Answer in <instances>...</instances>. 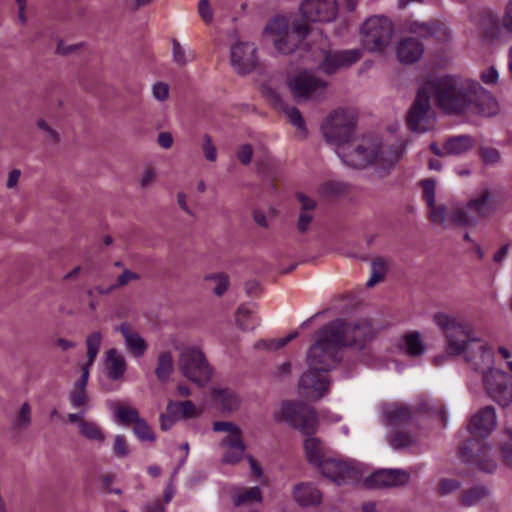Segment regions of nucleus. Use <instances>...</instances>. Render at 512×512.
I'll return each instance as SVG.
<instances>
[{
    "mask_svg": "<svg viewBox=\"0 0 512 512\" xmlns=\"http://www.w3.org/2000/svg\"><path fill=\"white\" fill-rule=\"evenodd\" d=\"M338 341L339 331L335 325L327 323L320 329L317 340L307 352L308 370L300 377V388L315 391L318 398L328 391L330 383L326 374L342 359V347Z\"/></svg>",
    "mask_w": 512,
    "mask_h": 512,
    "instance_id": "nucleus-1",
    "label": "nucleus"
},
{
    "mask_svg": "<svg viewBox=\"0 0 512 512\" xmlns=\"http://www.w3.org/2000/svg\"><path fill=\"white\" fill-rule=\"evenodd\" d=\"M435 324L447 340L446 351L450 356L463 354L465 361L474 371L482 374L492 368L494 354L480 339L470 338L465 328L445 313L434 315Z\"/></svg>",
    "mask_w": 512,
    "mask_h": 512,
    "instance_id": "nucleus-2",
    "label": "nucleus"
},
{
    "mask_svg": "<svg viewBox=\"0 0 512 512\" xmlns=\"http://www.w3.org/2000/svg\"><path fill=\"white\" fill-rule=\"evenodd\" d=\"M281 413L288 424L309 436L304 441V450L309 464L319 468L328 458L323 442L313 435L319 425L317 411L304 402H284Z\"/></svg>",
    "mask_w": 512,
    "mask_h": 512,
    "instance_id": "nucleus-3",
    "label": "nucleus"
},
{
    "mask_svg": "<svg viewBox=\"0 0 512 512\" xmlns=\"http://www.w3.org/2000/svg\"><path fill=\"white\" fill-rule=\"evenodd\" d=\"M476 80L457 75H446L429 83L430 94L435 96L438 107L447 115H463L471 106V94Z\"/></svg>",
    "mask_w": 512,
    "mask_h": 512,
    "instance_id": "nucleus-4",
    "label": "nucleus"
},
{
    "mask_svg": "<svg viewBox=\"0 0 512 512\" xmlns=\"http://www.w3.org/2000/svg\"><path fill=\"white\" fill-rule=\"evenodd\" d=\"M358 122L357 112L352 108H337L329 113L321 125L327 143L336 146L351 141Z\"/></svg>",
    "mask_w": 512,
    "mask_h": 512,
    "instance_id": "nucleus-5",
    "label": "nucleus"
},
{
    "mask_svg": "<svg viewBox=\"0 0 512 512\" xmlns=\"http://www.w3.org/2000/svg\"><path fill=\"white\" fill-rule=\"evenodd\" d=\"M329 325H335L339 331L338 343L343 348H353L359 352H365L369 348V343L377 335V329L373 321L368 318L357 321L347 322L344 319H335L328 322Z\"/></svg>",
    "mask_w": 512,
    "mask_h": 512,
    "instance_id": "nucleus-6",
    "label": "nucleus"
},
{
    "mask_svg": "<svg viewBox=\"0 0 512 512\" xmlns=\"http://www.w3.org/2000/svg\"><path fill=\"white\" fill-rule=\"evenodd\" d=\"M363 47L369 52H382L387 48L394 33L393 23L385 16L369 17L360 27Z\"/></svg>",
    "mask_w": 512,
    "mask_h": 512,
    "instance_id": "nucleus-7",
    "label": "nucleus"
},
{
    "mask_svg": "<svg viewBox=\"0 0 512 512\" xmlns=\"http://www.w3.org/2000/svg\"><path fill=\"white\" fill-rule=\"evenodd\" d=\"M386 151L392 155L390 163H396L397 155L394 150L391 147L384 148L379 139L368 140L364 144L358 145L353 151L340 154V157L346 165L363 169L374 163L384 164Z\"/></svg>",
    "mask_w": 512,
    "mask_h": 512,
    "instance_id": "nucleus-8",
    "label": "nucleus"
},
{
    "mask_svg": "<svg viewBox=\"0 0 512 512\" xmlns=\"http://www.w3.org/2000/svg\"><path fill=\"white\" fill-rule=\"evenodd\" d=\"M178 366L183 376L198 386H204L211 380L212 367L204 353L196 347H189L181 352Z\"/></svg>",
    "mask_w": 512,
    "mask_h": 512,
    "instance_id": "nucleus-9",
    "label": "nucleus"
},
{
    "mask_svg": "<svg viewBox=\"0 0 512 512\" xmlns=\"http://www.w3.org/2000/svg\"><path fill=\"white\" fill-rule=\"evenodd\" d=\"M491 445L476 438H469L459 448V457L462 462L474 464L477 468L487 474H493L497 469V461L492 456Z\"/></svg>",
    "mask_w": 512,
    "mask_h": 512,
    "instance_id": "nucleus-10",
    "label": "nucleus"
},
{
    "mask_svg": "<svg viewBox=\"0 0 512 512\" xmlns=\"http://www.w3.org/2000/svg\"><path fill=\"white\" fill-rule=\"evenodd\" d=\"M487 395L502 408L512 403V376L499 369H489L482 375Z\"/></svg>",
    "mask_w": 512,
    "mask_h": 512,
    "instance_id": "nucleus-11",
    "label": "nucleus"
},
{
    "mask_svg": "<svg viewBox=\"0 0 512 512\" xmlns=\"http://www.w3.org/2000/svg\"><path fill=\"white\" fill-rule=\"evenodd\" d=\"M430 108V90L425 85L418 89L416 97L407 112L406 124L410 131L423 133L428 130L426 123Z\"/></svg>",
    "mask_w": 512,
    "mask_h": 512,
    "instance_id": "nucleus-12",
    "label": "nucleus"
},
{
    "mask_svg": "<svg viewBox=\"0 0 512 512\" xmlns=\"http://www.w3.org/2000/svg\"><path fill=\"white\" fill-rule=\"evenodd\" d=\"M321 474L337 485L353 483L359 478V471L352 462L328 457L318 468Z\"/></svg>",
    "mask_w": 512,
    "mask_h": 512,
    "instance_id": "nucleus-13",
    "label": "nucleus"
},
{
    "mask_svg": "<svg viewBox=\"0 0 512 512\" xmlns=\"http://www.w3.org/2000/svg\"><path fill=\"white\" fill-rule=\"evenodd\" d=\"M410 474L404 469H379L371 473L364 480L368 489H385L406 485Z\"/></svg>",
    "mask_w": 512,
    "mask_h": 512,
    "instance_id": "nucleus-14",
    "label": "nucleus"
},
{
    "mask_svg": "<svg viewBox=\"0 0 512 512\" xmlns=\"http://www.w3.org/2000/svg\"><path fill=\"white\" fill-rule=\"evenodd\" d=\"M336 0H303L300 12L310 22H331L337 16Z\"/></svg>",
    "mask_w": 512,
    "mask_h": 512,
    "instance_id": "nucleus-15",
    "label": "nucleus"
},
{
    "mask_svg": "<svg viewBox=\"0 0 512 512\" xmlns=\"http://www.w3.org/2000/svg\"><path fill=\"white\" fill-rule=\"evenodd\" d=\"M231 65L239 75L251 73L257 66V48L253 43L238 42L231 47Z\"/></svg>",
    "mask_w": 512,
    "mask_h": 512,
    "instance_id": "nucleus-16",
    "label": "nucleus"
},
{
    "mask_svg": "<svg viewBox=\"0 0 512 512\" xmlns=\"http://www.w3.org/2000/svg\"><path fill=\"white\" fill-rule=\"evenodd\" d=\"M288 84L298 102L313 97L319 89L321 90L320 95H323L327 88L326 81L307 74L295 76L289 80Z\"/></svg>",
    "mask_w": 512,
    "mask_h": 512,
    "instance_id": "nucleus-17",
    "label": "nucleus"
},
{
    "mask_svg": "<svg viewBox=\"0 0 512 512\" xmlns=\"http://www.w3.org/2000/svg\"><path fill=\"white\" fill-rule=\"evenodd\" d=\"M361 57L362 51L360 49L329 51L324 55L320 68L325 74L333 75L339 69L355 64Z\"/></svg>",
    "mask_w": 512,
    "mask_h": 512,
    "instance_id": "nucleus-18",
    "label": "nucleus"
},
{
    "mask_svg": "<svg viewBox=\"0 0 512 512\" xmlns=\"http://www.w3.org/2000/svg\"><path fill=\"white\" fill-rule=\"evenodd\" d=\"M474 91L471 94L472 103L468 112L483 117L495 116L498 113V103L491 92L483 88L477 81L474 85Z\"/></svg>",
    "mask_w": 512,
    "mask_h": 512,
    "instance_id": "nucleus-19",
    "label": "nucleus"
},
{
    "mask_svg": "<svg viewBox=\"0 0 512 512\" xmlns=\"http://www.w3.org/2000/svg\"><path fill=\"white\" fill-rule=\"evenodd\" d=\"M497 417L493 406H485L475 413L468 424V431L475 436L485 438L496 428Z\"/></svg>",
    "mask_w": 512,
    "mask_h": 512,
    "instance_id": "nucleus-20",
    "label": "nucleus"
},
{
    "mask_svg": "<svg viewBox=\"0 0 512 512\" xmlns=\"http://www.w3.org/2000/svg\"><path fill=\"white\" fill-rule=\"evenodd\" d=\"M408 31L420 38L433 37L441 42H447L451 39V31L443 23L434 19L427 22L411 21L408 24Z\"/></svg>",
    "mask_w": 512,
    "mask_h": 512,
    "instance_id": "nucleus-21",
    "label": "nucleus"
},
{
    "mask_svg": "<svg viewBox=\"0 0 512 512\" xmlns=\"http://www.w3.org/2000/svg\"><path fill=\"white\" fill-rule=\"evenodd\" d=\"M383 415L385 417V424L393 428L410 425L415 417L412 408L402 403L384 404Z\"/></svg>",
    "mask_w": 512,
    "mask_h": 512,
    "instance_id": "nucleus-22",
    "label": "nucleus"
},
{
    "mask_svg": "<svg viewBox=\"0 0 512 512\" xmlns=\"http://www.w3.org/2000/svg\"><path fill=\"white\" fill-rule=\"evenodd\" d=\"M287 30V23L284 19L272 20L264 29L265 32H275L278 37L275 38L274 46L276 50L284 55L293 53L299 45V41L291 40V36L288 33L282 35Z\"/></svg>",
    "mask_w": 512,
    "mask_h": 512,
    "instance_id": "nucleus-23",
    "label": "nucleus"
},
{
    "mask_svg": "<svg viewBox=\"0 0 512 512\" xmlns=\"http://www.w3.org/2000/svg\"><path fill=\"white\" fill-rule=\"evenodd\" d=\"M220 446L226 449L221 459L223 464L236 465L244 458L246 444L243 441L242 434L226 435Z\"/></svg>",
    "mask_w": 512,
    "mask_h": 512,
    "instance_id": "nucleus-24",
    "label": "nucleus"
},
{
    "mask_svg": "<svg viewBox=\"0 0 512 512\" xmlns=\"http://www.w3.org/2000/svg\"><path fill=\"white\" fill-rule=\"evenodd\" d=\"M424 53V45L417 38H402L396 46V56L399 62L412 64L417 62Z\"/></svg>",
    "mask_w": 512,
    "mask_h": 512,
    "instance_id": "nucleus-25",
    "label": "nucleus"
},
{
    "mask_svg": "<svg viewBox=\"0 0 512 512\" xmlns=\"http://www.w3.org/2000/svg\"><path fill=\"white\" fill-rule=\"evenodd\" d=\"M119 331L125 341L128 351L136 358L142 357L147 349L148 344L145 339L135 330H133L128 322H123L115 328Z\"/></svg>",
    "mask_w": 512,
    "mask_h": 512,
    "instance_id": "nucleus-26",
    "label": "nucleus"
},
{
    "mask_svg": "<svg viewBox=\"0 0 512 512\" xmlns=\"http://www.w3.org/2000/svg\"><path fill=\"white\" fill-rule=\"evenodd\" d=\"M294 500L302 507L320 505L322 502V493L311 483L302 482L293 489Z\"/></svg>",
    "mask_w": 512,
    "mask_h": 512,
    "instance_id": "nucleus-27",
    "label": "nucleus"
},
{
    "mask_svg": "<svg viewBox=\"0 0 512 512\" xmlns=\"http://www.w3.org/2000/svg\"><path fill=\"white\" fill-rule=\"evenodd\" d=\"M105 366L107 377L113 381L122 378L127 370L126 360L116 348H111L106 352Z\"/></svg>",
    "mask_w": 512,
    "mask_h": 512,
    "instance_id": "nucleus-28",
    "label": "nucleus"
},
{
    "mask_svg": "<svg viewBox=\"0 0 512 512\" xmlns=\"http://www.w3.org/2000/svg\"><path fill=\"white\" fill-rule=\"evenodd\" d=\"M475 146V139L467 134L451 136L445 141V149L448 156H460L470 151Z\"/></svg>",
    "mask_w": 512,
    "mask_h": 512,
    "instance_id": "nucleus-29",
    "label": "nucleus"
},
{
    "mask_svg": "<svg viewBox=\"0 0 512 512\" xmlns=\"http://www.w3.org/2000/svg\"><path fill=\"white\" fill-rule=\"evenodd\" d=\"M174 371L173 356L170 351L161 352L158 356L155 374L157 379L166 383Z\"/></svg>",
    "mask_w": 512,
    "mask_h": 512,
    "instance_id": "nucleus-30",
    "label": "nucleus"
},
{
    "mask_svg": "<svg viewBox=\"0 0 512 512\" xmlns=\"http://www.w3.org/2000/svg\"><path fill=\"white\" fill-rule=\"evenodd\" d=\"M490 495L489 489L484 485H475L465 489L461 493V504L470 507L478 504Z\"/></svg>",
    "mask_w": 512,
    "mask_h": 512,
    "instance_id": "nucleus-31",
    "label": "nucleus"
},
{
    "mask_svg": "<svg viewBox=\"0 0 512 512\" xmlns=\"http://www.w3.org/2000/svg\"><path fill=\"white\" fill-rule=\"evenodd\" d=\"M404 349L410 356H420L425 351V345L419 332L414 331L404 336Z\"/></svg>",
    "mask_w": 512,
    "mask_h": 512,
    "instance_id": "nucleus-32",
    "label": "nucleus"
},
{
    "mask_svg": "<svg viewBox=\"0 0 512 512\" xmlns=\"http://www.w3.org/2000/svg\"><path fill=\"white\" fill-rule=\"evenodd\" d=\"M213 394L220 400L222 408L229 412L235 411L240 405L239 397L230 389H213Z\"/></svg>",
    "mask_w": 512,
    "mask_h": 512,
    "instance_id": "nucleus-33",
    "label": "nucleus"
},
{
    "mask_svg": "<svg viewBox=\"0 0 512 512\" xmlns=\"http://www.w3.org/2000/svg\"><path fill=\"white\" fill-rule=\"evenodd\" d=\"M80 434L88 440L98 441L100 443L105 441V433L95 422L81 420L79 422Z\"/></svg>",
    "mask_w": 512,
    "mask_h": 512,
    "instance_id": "nucleus-34",
    "label": "nucleus"
},
{
    "mask_svg": "<svg viewBox=\"0 0 512 512\" xmlns=\"http://www.w3.org/2000/svg\"><path fill=\"white\" fill-rule=\"evenodd\" d=\"M387 273V265L382 257L374 259L371 263V276L368 279L366 286L371 288L377 283L381 282Z\"/></svg>",
    "mask_w": 512,
    "mask_h": 512,
    "instance_id": "nucleus-35",
    "label": "nucleus"
},
{
    "mask_svg": "<svg viewBox=\"0 0 512 512\" xmlns=\"http://www.w3.org/2000/svg\"><path fill=\"white\" fill-rule=\"evenodd\" d=\"M490 198V190L485 189L478 198L468 202L467 208L475 210L482 217L487 216L491 211V207L489 205Z\"/></svg>",
    "mask_w": 512,
    "mask_h": 512,
    "instance_id": "nucleus-36",
    "label": "nucleus"
},
{
    "mask_svg": "<svg viewBox=\"0 0 512 512\" xmlns=\"http://www.w3.org/2000/svg\"><path fill=\"white\" fill-rule=\"evenodd\" d=\"M262 491L258 486L250 487L233 496V503L236 507L249 502H261Z\"/></svg>",
    "mask_w": 512,
    "mask_h": 512,
    "instance_id": "nucleus-37",
    "label": "nucleus"
},
{
    "mask_svg": "<svg viewBox=\"0 0 512 512\" xmlns=\"http://www.w3.org/2000/svg\"><path fill=\"white\" fill-rule=\"evenodd\" d=\"M414 442V436L408 432L395 431L388 436V443L395 450L410 447Z\"/></svg>",
    "mask_w": 512,
    "mask_h": 512,
    "instance_id": "nucleus-38",
    "label": "nucleus"
},
{
    "mask_svg": "<svg viewBox=\"0 0 512 512\" xmlns=\"http://www.w3.org/2000/svg\"><path fill=\"white\" fill-rule=\"evenodd\" d=\"M481 24L485 30V36L489 38H497L501 31V26L497 17L491 12H486L481 18Z\"/></svg>",
    "mask_w": 512,
    "mask_h": 512,
    "instance_id": "nucleus-39",
    "label": "nucleus"
},
{
    "mask_svg": "<svg viewBox=\"0 0 512 512\" xmlns=\"http://www.w3.org/2000/svg\"><path fill=\"white\" fill-rule=\"evenodd\" d=\"M102 342V334L99 331L91 333L86 339L87 358L89 364H92L99 352Z\"/></svg>",
    "mask_w": 512,
    "mask_h": 512,
    "instance_id": "nucleus-40",
    "label": "nucleus"
},
{
    "mask_svg": "<svg viewBox=\"0 0 512 512\" xmlns=\"http://www.w3.org/2000/svg\"><path fill=\"white\" fill-rule=\"evenodd\" d=\"M133 432L137 436V438L144 442H154L156 440V435L152 428L148 425L147 421L141 418L133 427Z\"/></svg>",
    "mask_w": 512,
    "mask_h": 512,
    "instance_id": "nucleus-41",
    "label": "nucleus"
},
{
    "mask_svg": "<svg viewBox=\"0 0 512 512\" xmlns=\"http://www.w3.org/2000/svg\"><path fill=\"white\" fill-rule=\"evenodd\" d=\"M206 281H214L216 286L213 289V292L217 296H222L229 287V277L225 273H217L210 274L205 276Z\"/></svg>",
    "mask_w": 512,
    "mask_h": 512,
    "instance_id": "nucleus-42",
    "label": "nucleus"
},
{
    "mask_svg": "<svg viewBox=\"0 0 512 512\" xmlns=\"http://www.w3.org/2000/svg\"><path fill=\"white\" fill-rule=\"evenodd\" d=\"M420 185L423 188V199L428 207H433L435 203V190L436 182L432 178L423 179L420 181Z\"/></svg>",
    "mask_w": 512,
    "mask_h": 512,
    "instance_id": "nucleus-43",
    "label": "nucleus"
},
{
    "mask_svg": "<svg viewBox=\"0 0 512 512\" xmlns=\"http://www.w3.org/2000/svg\"><path fill=\"white\" fill-rule=\"evenodd\" d=\"M236 323L243 331L253 329L254 325L251 322V311L247 307L242 305L237 309Z\"/></svg>",
    "mask_w": 512,
    "mask_h": 512,
    "instance_id": "nucleus-44",
    "label": "nucleus"
},
{
    "mask_svg": "<svg viewBox=\"0 0 512 512\" xmlns=\"http://www.w3.org/2000/svg\"><path fill=\"white\" fill-rule=\"evenodd\" d=\"M479 156L485 165H495L501 160L500 152L493 147H481L479 149Z\"/></svg>",
    "mask_w": 512,
    "mask_h": 512,
    "instance_id": "nucleus-45",
    "label": "nucleus"
},
{
    "mask_svg": "<svg viewBox=\"0 0 512 512\" xmlns=\"http://www.w3.org/2000/svg\"><path fill=\"white\" fill-rule=\"evenodd\" d=\"M118 417L125 425H130L132 423L135 425L137 421L141 419L138 410L131 407H120L118 410Z\"/></svg>",
    "mask_w": 512,
    "mask_h": 512,
    "instance_id": "nucleus-46",
    "label": "nucleus"
},
{
    "mask_svg": "<svg viewBox=\"0 0 512 512\" xmlns=\"http://www.w3.org/2000/svg\"><path fill=\"white\" fill-rule=\"evenodd\" d=\"M285 113L289 117L290 123L301 131H306L305 121L300 110L296 107H286Z\"/></svg>",
    "mask_w": 512,
    "mask_h": 512,
    "instance_id": "nucleus-47",
    "label": "nucleus"
},
{
    "mask_svg": "<svg viewBox=\"0 0 512 512\" xmlns=\"http://www.w3.org/2000/svg\"><path fill=\"white\" fill-rule=\"evenodd\" d=\"M450 220L457 226H471L476 224L475 220H472L464 209H456L450 215Z\"/></svg>",
    "mask_w": 512,
    "mask_h": 512,
    "instance_id": "nucleus-48",
    "label": "nucleus"
},
{
    "mask_svg": "<svg viewBox=\"0 0 512 512\" xmlns=\"http://www.w3.org/2000/svg\"><path fill=\"white\" fill-rule=\"evenodd\" d=\"M202 150L206 160L214 162L217 158V149L213 144L212 138L209 134H204Z\"/></svg>",
    "mask_w": 512,
    "mask_h": 512,
    "instance_id": "nucleus-49",
    "label": "nucleus"
},
{
    "mask_svg": "<svg viewBox=\"0 0 512 512\" xmlns=\"http://www.w3.org/2000/svg\"><path fill=\"white\" fill-rule=\"evenodd\" d=\"M114 454L119 458H125L129 455L130 451L124 435H116L113 445Z\"/></svg>",
    "mask_w": 512,
    "mask_h": 512,
    "instance_id": "nucleus-50",
    "label": "nucleus"
},
{
    "mask_svg": "<svg viewBox=\"0 0 512 512\" xmlns=\"http://www.w3.org/2000/svg\"><path fill=\"white\" fill-rule=\"evenodd\" d=\"M313 219L314 216L312 213L308 211H300L296 224L298 232L301 234L307 233Z\"/></svg>",
    "mask_w": 512,
    "mask_h": 512,
    "instance_id": "nucleus-51",
    "label": "nucleus"
},
{
    "mask_svg": "<svg viewBox=\"0 0 512 512\" xmlns=\"http://www.w3.org/2000/svg\"><path fill=\"white\" fill-rule=\"evenodd\" d=\"M461 483L456 479H441L438 485V492L441 496L450 494L458 490Z\"/></svg>",
    "mask_w": 512,
    "mask_h": 512,
    "instance_id": "nucleus-52",
    "label": "nucleus"
},
{
    "mask_svg": "<svg viewBox=\"0 0 512 512\" xmlns=\"http://www.w3.org/2000/svg\"><path fill=\"white\" fill-rule=\"evenodd\" d=\"M213 431L215 432H228V434H242L239 426L229 421H216L213 424Z\"/></svg>",
    "mask_w": 512,
    "mask_h": 512,
    "instance_id": "nucleus-53",
    "label": "nucleus"
},
{
    "mask_svg": "<svg viewBox=\"0 0 512 512\" xmlns=\"http://www.w3.org/2000/svg\"><path fill=\"white\" fill-rule=\"evenodd\" d=\"M70 402L74 408L84 406L88 401V396L85 389L73 388L69 396Z\"/></svg>",
    "mask_w": 512,
    "mask_h": 512,
    "instance_id": "nucleus-54",
    "label": "nucleus"
},
{
    "mask_svg": "<svg viewBox=\"0 0 512 512\" xmlns=\"http://www.w3.org/2000/svg\"><path fill=\"white\" fill-rule=\"evenodd\" d=\"M198 13L201 19L209 24L213 20V10L211 8L209 0H199L198 2Z\"/></svg>",
    "mask_w": 512,
    "mask_h": 512,
    "instance_id": "nucleus-55",
    "label": "nucleus"
},
{
    "mask_svg": "<svg viewBox=\"0 0 512 512\" xmlns=\"http://www.w3.org/2000/svg\"><path fill=\"white\" fill-rule=\"evenodd\" d=\"M253 157V147L251 144H243L239 147L237 151V158L239 162L243 165H248L251 163Z\"/></svg>",
    "mask_w": 512,
    "mask_h": 512,
    "instance_id": "nucleus-56",
    "label": "nucleus"
},
{
    "mask_svg": "<svg viewBox=\"0 0 512 512\" xmlns=\"http://www.w3.org/2000/svg\"><path fill=\"white\" fill-rule=\"evenodd\" d=\"M139 279H140L139 274H137L129 269H124L123 272L117 277L116 283L113 285L116 286V289H117V288L127 285L132 280H139Z\"/></svg>",
    "mask_w": 512,
    "mask_h": 512,
    "instance_id": "nucleus-57",
    "label": "nucleus"
},
{
    "mask_svg": "<svg viewBox=\"0 0 512 512\" xmlns=\"http://www.w3.org/2000/svg\"><path fill=\"white\" fill-rule=\"evenodd\" d=\"M429 208H430L431 221L434 223H439L444 226L445 213H446L445 206L444 205L435 206V204H434L433 207H429Z\"/></svg>",
    "mask_w": 512,
    "mask_h": 512,
    "instance_id": "nucleus-58",
    "label": "nucleus"
},
{
    "mask_svg": "<svg viewBox=\"0 0 512 512\" xmlns=\"http://www.w3.org/2000/svg\"><path fill=\"white\" fill-rule=\"evenodd\" d=\"M31 423V407L28 402L21 405L18 414V424L20 426H28Z\"/></svg>",
    "mask_w": 512,
    "mask_h": 512,
    "instance_id": "nucleus-59",
    "label": "nucleus"
},
{
    "mask_svg": "<svg viewBox=\"0 0 512 512\" xmlns=\"http://www.w3.org/2000/svg\"><path fill=\"white\" fill-rule=\"evenodd\" d=\"M499 78L498 71L494 66L489 67L480 74V79L485 84H495Z\"/></svg>",
    "mask_w": 512,
    "mask_h": 512,
    "instance_id": "nucleus-60",
    "label": "nucleus"
},
{
    "mask_svg": "<svg viewBox=\"0 0 512 512\" xmlns=\"http://www.w3.org/2000/svg\"><path fill=\"white\" fill-rule=\"evenodd\" d=\"M500 453L503 464L512 469V443H503L500 445Z\"/></svg>",
    "mask_w": 512,
    "mask_h": 512,
    "instance_id": "nucleus-61",
    "label": "nucleus"
},
{
    "mask_svg": "<svg viewBox=\"0 0 512 512\" xmlns=\"http://www.w3.org/2000/svg\"><path fill=\"white\" fill-rule=\"evenodd\" d=\"M153 95L159 101H164L169 96V86L163 82H157L153 86Z\"/></svg>",
    "mask_w": 512,
    "mask_h": 512,
    "instance_id": "nucleus-62",
    "label": "nucleus"
},
{
    "mask_svg": "<svg viewBox=\"0 0 512 512\" xmlns=\"http://www.w3.org/2000/svg\"><path fill=\"white\" fill-rule=\"evenodd\" d=\"M296 198L301 203V211H308L312 213L317 206L316 202L304 193L298 192L296 194Z\"/></svg>",
    "mask_w": 512,
    "mask_h": 512,
    "instance_id": "nucleus-63",
    "label": "nucleus"
},
{
    "mask_svg": "<svg viewBox=\"0 0 512 512\" xmlns=\"http://www.w3.org/2000/svg\"><path fill=\"white\" fill-rule=\"evenodd\" d=\"M502 27L506 31L512 32V0H509L505 7V12L502 18Z\"/></svg>",
    "mask_w": 512,
    "mask_h": 512,
    "instance_id": "nucleus-64",
    "label": "nucleus"
}]
</instances>
